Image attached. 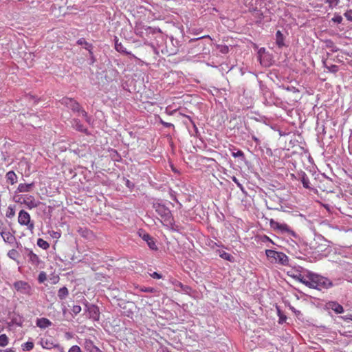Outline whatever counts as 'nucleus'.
<instances>
[{
	"instance_id": "nucleus-42",
	"label": "nucleus",
	"mask_w": 352,
	"mask_h": 352,
	"mask_svg": "<svg viewBox=\"0 0 352 352\" xmlns=\"http://www.w3.org/2000/svg\"><path fill=\"white\" fill-rule=\"evenodd\" d=\"M90 352H102L96 346H93L91 349Z\"/></svg>"
},
{
	"instance_id": "nucleus-27",
	"label": "nucleus",
	"mask_w": 352,
	"mask_h": 352,
	"mask_svg": "<svg viewBox=\"0 0 352 352\" xmlns=\"http://www.w3.org/2000/svg\"><path fill=\"white\" fill-rule=\"evenodd\" d=\"M325 2L329 3L330 8H334L338 5L340 0H326Z\"/></svg>"
},
{
	"instance_id": "nucleus-35",
	"label": "nucleus",
	"mask_w": 352,
	"mask_h": 352,
	"mask_svg": "<svg viewBox=\"0 0 352 352\" xmlns=\"http://www.w3.org/2000/svg\"><path fill=\"white\" fill-rule=\"evenodd\" d=\"M302 182L303 186L305 188H309V179L307 178L303 177Z\"/></svg>"
},
{
	"instance_id": "nucleus-40",
	"label": "nucleus",
	"mask_w": 352,
	"mask_h": 352,
	"mask_svg": "<svg viewBox=\"0 0 352 352\" xmlns=\"http://www.w3.org/2000/svg\"><path fill=\"white\" fill-rule=\"evenodd\" d=\"M161 123L163 124V126H164L165 127H170V126H173L174 127V125L171 123H169V122H166L163 120H161Z\"/></svg>"
},
{
	"instance_id": "nucleus-39",
	"label": "nucleus",
	"mask_w": 352,
	"mask_h": 352,
	"mask_svg": "<svg viewBox=\"0 0 352 352\" xmlns=\"http://www.w3.org/2000/svg\"><path fill=\"white\" fill-rule=\"evenodd\" d=\"M333 21L338 23H340L342 21V18L341 16H337L333 18Z\"/></svg>"
},
{
	"instance_id": "nucleus-6",
	"label": "nucleus",
	"mask_w": 352,
	"mask_h": 352,
	"mask_svg": "<svg viewBox=\"0 0 352 352\" xmlns=\"http://www.w3.org/2000/svg\"><path fill=\"white\" fill-rule=\"evenodd\" d=\"M13 285H14V289L17 292H19L23 294H26V295L32 294V287L29 285V283L27 282L19 280V281H16Z\"/></svg>"
},
{
	"instance_id": "nucleus-14",
	"label": "nucleus",
	"mask_w": 352,
	"mask_h": 352,
	"mask_svg": "<svg viewBox=\"0 0 352 352\" xmlns=\"http://www.w3.org/2000/svg\"><path fill=\"white\" fill-rule=\"evenodd\" d=\"M6 181L8 184L13 185L17 182L18 177L16 173L11 170L6 173Z\"/></svg>"
},
{
	"instance_id": "nucleus-4",
	"label": "nucleus",
	"mask_w": 352,
	"mask_h": 352,
	"mask_svg": "<svg viewBox=\"0 0 352 352\" xmlns=\"http://www.w3.org/2000/svg\"><path fill=\"white\" fill-rule=\"evenodd\" d=\"M270 226L274 230H278L281 233H287L295 238L297 237L296 233L286 223H280L271 219H270Z\"/></svg>"
},
{
	"instance_id": "nucleus-3",
	"label": "nucleus",
	"mask_w": 352,
	"mask_h": 352,
	"mask_svg": "<svg viewBox=\"0 0 352 352\" xmlns=\"http://www.w3.org/2000/svg\"><path fill=\"white\" fill-rule=\"evenodd\" d=\"M61 103L67 108L72 109L74 112L80 113L81 116L85 118L87 122H89L90 121V118H89L87 113L81 108L80 104L75 100L71 98H63L61 100Z\"/></svg>"
},
{
	"instance_id": "nucleus-45",
	"label": "nucleus",
	"mask_w": 352,
	"mask_h": 352,
	"mask_svg": "<svg viewBox=\"0 0 352 352\" xmlns=\"http://www.w3.org/2000/svg\"><path fill=\"white\" fill-rule=\"evenodd\" d=\"M186 116L187 118H188V119L190 120V122L192 123V124L195 126V123L193 122V121L191 120L190 117V116Z\"/></svg>"
},
{
	"instance_id": "nucleus-23",
	"label": "nucleus",
	"mask_w": 352,
	"mask_h": 352,
	"mask_svg": "<svg viewBox=\"0 0 352 352\" xmlns=\"http://www.w3.org/2000/svg\"><path fill=\"white\" fill-rule=\"evenodd\" d=\"M34 343L32 342H26L21 345L22 349L24 351H31L34 348Z\"/></svg>"
},
{
	"instance_id": "nucleus-19",
	"label": "nucleus",
	"mask_w": 352,
	"mask_h": 352,
	"mask_svg": "<svg viewBox=\"0 0 352 352\" xmlns=\"http://www.w3.org/2000/svg\"><path fill=\"white\" fill-rule=\"evenodd\" d=\"M77 44L80 45H85V48L86 50H87L89 52L90 54L92 53L91 52L92 47H93L91 43H89L88 42H87L85 38H81L78 39L77 41Z\"/></svg>"
},
{
	"instance_id": "nucleus-38",
	"label": "nucleus",
	"mask_w": 352,
	"mask_h": 352,
	"mask_svg": "<svg viewBox=\"0 0 352 352\" xmlns=\"http://www.w3.org/2000/svg\"><path fill=\"white\" fill-rule=\"evenodd\" d=\"M151 276L156 279H160L162 277L161 274L155 272H153V274H151Z\"/></svg>"
},
{
	"instance_id": "nucleus-26",
	"label": "nucleus",
	"mask_w": 352,
	"mask_h": 352,
	"mask_svg": "<svg viewBox=\"0 0 352 352\" xmlns=\"http://www.w3.org/2000/svg\"><path fill=\"white\" fill-rule=\"evenodd\" d=\"M326 68L327 69V70L329 72L334 73V74L338 72V70H339L338 66H337L336 65H331L330 66H326Z\"/></svg>"
},
{
	"instance_id": "nucleus-8",
	"label": "nucleus",
	"mask_w": 352,
	"mask_h": 352,
	"mask_svg": "<svg viewBox=\"0 0 352 352\" xmlns=\"http://www.w3.org/2000/svg\"><path fill=\"white\" fill-rule=\"evenodd\" d=\"M287 274L295 280L305 285L307 278V274L306 276L302 275L301 270L292 269L287 272Z\"/></svg>"
},
{
	"instance_id": "nucleus-1",
	"label": "nucleus",
	"mask_w": 352,
	"mask_h": 352,
	"mask_svg": "<svg viewBox=\"0 0 352 352\" xmlns=\"http://www.w3.org/2000/svg\"><path fill=\"white\" fill-rule=\"evenodd\" d=\"M305 285L309 288L322 290L331 287L332 283L325 277L316 274L308 272Z\"/></svg>"
},
{
	"instance_id": "nucleus-37",
	"label": "nucleus",
	"mask_w": 352,
	"mask_h": 352,
	"mask_svg": "<svg viewBox=\"0 0 352 352\" xmlns=\"http://www.w3.org/2000/svg\"><path fill=\"white\" fill-rule=\"evenodd\" d=\"M8 209L10 211L7 213L6 215L8 217L11 218L14 216V210L12 208H9Z\"/></svg>"
},
{
	"instance_id": "nucleus-36",
	"label": "nucleus",
	"mask_w": 352,
	"mask_h": 352,
	"mask_svg": "<svg viewBox=\"0 0 352 352\" xmlns=\"http://www.w3.org/2000/svg\"><path fill=\"white\" fill-rule=\"evenodd\" d=\"M140 290L144 292H149V293H153L155 291L154 288H153V287H144V288H142Z\"/></svg>"
},
{
	"instance_id": "nucleus-13",
	"label": "nucleus",
	"mask_w": 352,
	"mask_h": 352,
	"mask_svg": "<svg viewBox=\"0 0 352 352\" xmlns=\"http://www.w3.org/2000/svg\"><path fill=\"white\" fill-rule=\"evenodd\" d=\"M142 238L144 241H146L148 247L151 250H157V249L155 242L154 241L153 239L148 234H144L142 235Z\"/></svg>"
},
{
	"instance_id": "nucleus-12",
	"label": "nucleus",
	"mask_w": 352,
	"mask_h": 352,
	"mask_svg": "<svg viewBox=\"0 0 352 352\" xmlns=\"http://www.w3.org/2000/svg\"><path fill=\"white\" fill-rule=\"evenodd\" d=\"M72 126L78 131L88 134V130L78 119H74L72 121Z\"/></svg>"
},
{
	"instance_id": "nucleus-9",
	"label": "nucleus",
	"mask_w": 352,
	"mask_h": 352,
	"mask_svg": "<svg viewBox=\"0 0 352 352\" xmlns=\"http://www.w3.org/2000/svg\"><path fill=\"white\" fill-rule=\"evenodd\" d=\"M326 307L328 309L333 310L336 314H342L344 312L343 307L336 301H329L327 302Z\"/></svg>"
},
{
	"instance_id": "nucleus-18",
	"label": "nucleus",
	"mask_w": 352,
	"mask_h": 352,
	"mask_svg": "<svg viewBox=\"0 0 352 352\" xmlns=\"http://www.w3.org/2000/svg\"><path fill=\"white\" fill-rule=\"evenodd\" d=\"M276 43L279 47L285 45L284 36L280 30H278L276 33Z\"/></svg>"
},
{
	"instance_id": "nucleus-32",
	"label": "nucleus",
	"mask_w": 352,
	"mask_h": 352,
	"mask_svg": "<svg viewBox=\"0 0 352 352\" xmlns=\"http://www.w3.org/2000/svg\"><path fill=\"white\" fill-rule=\"evenodd\" d=\"M344 16L347 19V20L352 21V10H347L344 13Z\"/></svg>"
},
{
	"instance_id": "nucleus-22",
	"label": "nucleus",
	"mask_w": 352,
	"mask_h": 352,
	"mask_svg": "<svg viewBox=\"0 0 352 352\" xmlns=\"http://www.w3.org/2000/svg\"><path fill=\"white\" fill-rule=\"evenodd\" d=\"M8 256H9V258H10L11 259H13L14 261H16V259L19 258V253L18 252V251L15 249H12L10 250L8 252Z\"/></svg>"
},
{
	"instance_id": "nucleus-16",
	"label": "nucleus",
	"mask_w": 352,
	"mask_h": 352,
	"mask_svg": "<svg viewBox=\"0 0 352 352\" xmlns=\"http://www.w3.org/2000/svg\"><path fill=\"white\" fill-rule=\"evenodd\" d=\"M33 187H34V183L20 184L18 186L17 190L19 192H28L31 191V190Z\"/></svg>"
},
{
	"instance_id": "nucleus-33",
	"label": "nucleus",
	"mask_w": 352,
	"mask_h": 352,
	"mask_svg": "<svg viewBox=\"0 0 352 352\" xmlns=\"http://www.w3.org/2000/svg\"><path fill=\"white\" fill-rule=\"evenodd\" d=\"M46 279V275L44 272L40 273L38 275V281L39 283H43Z\"/></svg>"
},
{
	"instance_id": "nucleus-31",
	"label": "nucleus",
	"mask_w": 352,
	"mask_h": 352,
	"mask_svg": "<svg viewBox=\"0 0 352 352\" xmlns=\"http://www.w3.org/2000/svg\"><path fill=\"white\" fill-rule=\"evenodd\" d=\"M115 47H116V50L118 52H124V47H123L121 43H118V41L116 42Z\"/></svg>"
},
{
	"instance_id": "nucleus-34",
	"label": "nucleus",
	"mask_w": 352,
	"mask_h": 352,
	"mask_svg": "<svg viewBox=\"0 0 352 352\" xmlns=\"http://www.w3.org/2000/svg\"><path fill=\"white\" fill-rule=\"evenodd\" d=\"M232 156L236 157H243L244 156V153L241 150H239L236 153H232Z\"/></svg>"
},
{
	"instance_id": "nucleus-44",
	"label": "nucleus",
	"mask_w": 352,
	"mask_h": 352,
	"mask_svg": "<svg viewBox=\"0 0 352 352\" xmlns=\"http://www.w3.org/2000/svg\"><path fill=\"white\" fill-rule=\"evenodd\" d=\"M346 320H351L352 321V315H349L346 316Z\"/></svg>"
},
{
	"instance_id": "nucleus-10",
	"label": "nucleus",
	"mask_w": 352,
	"mask_h": 352,
	"mask_svg": "<svg viewBox=\"0 0 352 352\" xmlns=\"http://www.w3.org/2000/svg\"><path fill=\"white\" fill-rule=\"evenodd\" d=\"M1 235L6 243H8L10 245L16 243V238L14 235L9 231H2L1 232Z\"/></svg>"
},
{
	"instance_id": "nucleus-7",
	"label": "nucleus",
	"mask_w": 352,
	"mask_h": 352,
	"mask_svg": "<svg viewBox=\"0 0 352 352\" xmlns=\"http://www.w3.org/2000/svg\"><path fill=\"white\" fill-rule=\"evenodd\" d=\"M23 204H24L28 208L32 209L38 207L40 204V201L36 200L32 195H25L23 197Z\"/></svg>"
},
{
	"instance_id": "nucleus-24",
	"label": "nucleus",
	"mask_w": 352,
	"mask_h": 352,
	"mask_svg": "<svg viewBox=\"0 0 352 352\" xmlns=\"http://www.w3.org/2000/svg\"><path fill=\"white\" fill-rule=\"evenodd\" d=\"M9 343V339L6 334L0 335V346H6Z\"/></svg>"
},
{
	"instance_id": "nucleus-46",
	"label": "nucleus",
	"mask_w": 352,
	"mask_h": 352,
	"mask_svg": "<svg viewBox=\"0 0 352 352\" xmlns=\"http://www.w3.org/2000/svg\"><path fill=\"white\" fill-rule=\"evenodd\" d=\"M232 180H233L235 183H236L237 184H238V182H237V179H236V178L235 177H233Z\"/></svg>"
},
{
	"instance_id": "nucleus-5",
	"label": "nucleus",
	"mask_w": 352,
	"mask_h": 352,
	"mask_svg": "<svg viewBox=\"0 0 352 352\" xmlns=\"http://www.w3.org/2000/svg\"><path fill=\"white\" fill-rule=\"evenodd\" d=\"M18 222L21 226L27 227V229L32 233L34 229V221L31 220L30 214L24 210H20L18 216Z\"/></svg>"
},
{
	"instance_id": "nucleus-47",
	"label": "nucleus",
	"mask_w": 352,
	"mask_h": 352,
	"mask_svg": "<svg viewBox=\"0 0 352 352\" xmlns=\"http://www.w3.org/2000/svg\"><path fill=\"white\" fill-rule=\"evenodd\" d=\"M253 139L256 142L258 141V138H256V137H253Z\"/></svg>"
},
{
	"instance_id": "nucleus-2",
	"label": "nucleus",
	"mask_w": 352,
	"mask_h": 352,
	"mask_svg": "<svg viewBox=\"0 0 352 352\" xmlns=\"http://www.w3.org/2000/svg\"><path fill=\"white\" fill-rule=\"evenodd\" d=\"M265 254L272 263L287 266L289 265V258L283 252L272 250H266Z\"/></svg>"
},
{
	"instance_id": "nucleus-28",
	"label": "nucleus",
	"mask_w": 352,
	"mask_h": 352,
	"mask_svg": "<svg viewBox=\"0 0 352 352\" xmlns=\"http://www.w3.org/2000/svg\"><path fill=\"white\" fill-rule=\"evenodd\" d=\"M218 48L222 54H227L229 52V48L227 45H219Z\"/></svg>"
},
{
	"instance_id": "nucleus-30",
	"label": "nucleus",
	"mask_w": 352,
	"mask_h": 352,
	"mask_svg": "<svg viewBox=\"0 0 352 352\" xmlns=\"http://www.w3.org/2000/svg\"><path fill=\"white\" fill-rule=\"evenodd\" d=\"M68 352H82L80 346L78 345H74L72 346L69 349Z\"/></svg>"
},
{
	"instance_id": "nucleus-21",
	"label": "nucleus",
	"mask_w": 352,
	"mask_h": 352,
	"mask_svg": "<svg viewBox=\"0 0 352 352\" xmlns=\"http://www.w3.org/2000/svg\"><path fill=\"white\" fill-rule=\"evenodd\" d=\"M37 245L43 250H47L50 248V244L46 241L41 238L37 240Z\"/></svg>"
},
{
	"instance_id": "nucleus-25",
	"label": "nucleus",
	"mask_w": 352,
	"mask_h": 352,
	"mask_svg": "<svg viewBox=\"0 0 352 352\" xmlns=\"http://www.w3.org/2000/svg\"><path fill=\"white\" fill-rule=\"evenodd\" d=\"M325 43H326V47L327 48H331V52H336L338 50V47L334 45L333 41H331L330 40H327V41H326Z\"/></svg>"
},
{
	"instance_id": "nucleus-43",
	"label": "nucleus",
	"mask_w": 352,
	"mask_h": 352,
	"mask_svg": "<svg viewBox=\"0 0 352 352\" xmlns=\"http://www.w3.org/2000/svg\"><path fill=\"white\" fill-rule=\"evenodd\" d=\"M170 211L168 210L164 209V215H168L170 214Z\"/></svg>"
},
{
	"instance_id": "nucleus-17",
	"label": "nucleus",
	"mask_w": 352,
	"mask_h": 352,
	"mask_svg": "<svg viewBox=\"0 0 352 352\" xmlns=\"http://www.w3.org/2000/svg\"><path fill=\"white\" fill-rule=\"evenodd\" d=\"M216 252L221 258L224 260L231 262L234 261V257L230 254L225 252L224 250H218L216 251Z\"/></svg>"
},
{
	"instance_id": "nucleus-29",
	"label": "nucleus",
	"mask_w": 352,
	"mask_h": 352,
	"mask_svg": "<svg viewBox=\"0 0 352 352\" xmlns=\"http://www.w3.org/2000/svg\"><path fill=\"white\" fill-rule=\"evenodd\" d=\"M72 311L74 314H78L81 311V307L79 305H74L72 308Z\"/></svg>"
},
{
	"instance_id": "nucleus-11",
	"label": "nucleus",
	"mask_w": 352,
	"mask_h": 352,
	"mask_svg": "<svg viewBox=\"0 0 352 352\" xmlns=\"http://www.w3.org/2000/svg\"><path fill=\"white\" fill-rule=\"evenodd\" d=\"M29 262L34 267H38L41 263V260L38 255L32 251H30L28 254Z\"/></svg>"
},
{
	"instance_id": "nucleus-20",
	"label": "nucleus",
	"mask_w": 352,
	"mask_h": 352,
	"mask_svg": "<svg viewBox=\"0 0 352 352\" xmlns=\"http://www.w3.org/2000/svg\"><path fill=\"white\" fill-rule=\"evenodd\" d=\"M69 292L67 287H63L58 289V296L60 300L65 299L68 295Z\"/></svg>"
},
{
	"instance_id": "nucleus-15",
	"label": "nucleus",
	"mask_w": 352,
	"mask_h": 352,
	"mask_svg": "<svg viewBox=\"0 0 352 352\" xmlns=\"http://www.w3.org/2000/svg\"><path fill=\"white\" fill-rule=\"evenodd\" d=\"M36 325L41 329H45L52 325V322L47 318H41L37 319Z\"/></svg>"
},
{
	"instance_id": "nucleus-41",
	"label": "nucleus",
	"mask_w": 352,
	"mask_h": 352,
	"mask_svg": "<svg viewBox=\"0 0 352 352\" xmlns=\"http://www.w3.org/2000/svg\"><path fill=\"white\" fill-rule=\"evenodd\" d=\"M0 352H15L13 349L8 348L6 349H0Z\"/></svg>"
}]
</instances>
